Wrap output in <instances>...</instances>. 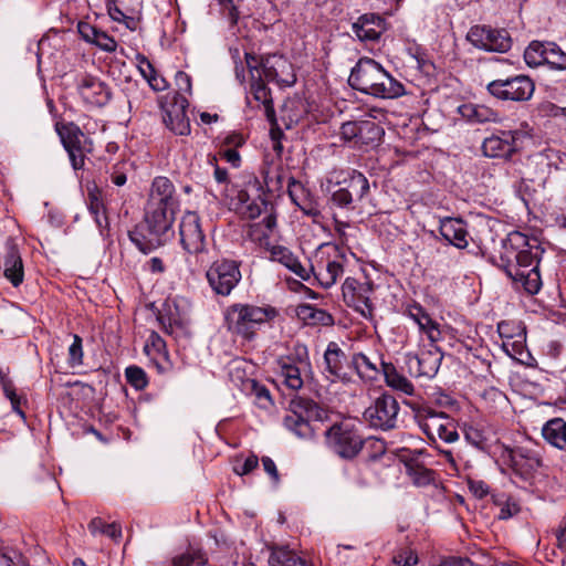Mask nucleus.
Returning a JSON list of instances; mask_svg holds the SVG:
<instances>
[{
	"mask_svg": "<svg viewBox=\"0 0 566 566\" xmlns=\"http://www.w3.org/2000/svg\"><path fill=\"white\" fill-rule=\"evenodd\" d=\"M345 353L337 343L331 342L324 353L325 371L329 376L343 378Z\"/></svg>",
	"mask_w": 566,
	"mask_h": 566,
	"instance_id": "72a5a7b5",
	"label": "nucleus"
},
{
	"mask_svg": "<svg viewBox=\"0 0 566 566\" xmlns=\"http://www.w3.org/2000/svg\"><path fill=\"white\" fill-rule=\"evenodd\" d=\"M331 201L338 208L347 210L354 209V198L345 186H340L332 192Z\"/></svg>",
	"mask_w": 566,
	"mask_h": 566,
	"instance_id": "a18cd8bd",
	"label": "nucleus"
},
{
	"mask_svg": "<svg viewBox=\"0 0 566 566\" xmlns=\"http://www.w3.org/2000/svg\"><path fill=\"white\" fill-rule=\"evenodd\" d=\"M343 271L340 262L328 261L324 269H319V271L314 272V274L321 285L328 289L336 283L337 279L343 274Z\"/></svg>",
	"mask_w": 566,
	"mask_h": 566,
	"instance_id": "a19ab883",
	"label": "nucleus"
},
{
	"mask_svg": "<svg viewBox=\"0 0 566 566\" xmlns=\"http://www.w3.org/2000/svg\"><path fill=\"white\" fill-rule=\"evenodd\" d=\"M125 377L127 382L136 390H143L148 384L145 370L135 365L128 366L125 369Z\"/></svg>",
	"mask_w": 566,
	"mask_h": 566,
	"instance_id": "c03bdc74",
	"label": "nucleus"
},
{
	"mask_svg": "<svg viewBox=\"0 0 566 566\" xmlns=\"http://www.w3.org/2000/svg\"><path fill=\"white\" fill-rule=\"evenodd\" d=\"M459 112L463 117L472 123H489L497 120V113L484 105H462L459 107Z\"/></svg>",
	"mask_w": 566,
	"mask_h": 566,
	"instance_id": "e433bc0d",
	"label": "nucleus"
},
{
	"mask_svg": "<svg viewBox=\"0 0 566 566\" xmlns=\"http://www.w3.org/2000/svg\"><path fill=\"white\" fill-rule=\"evenodd\" d=\"M238 200L241 203L243 214L248 219L253 220L262 213L266 214L261 223H255L251 227L250 235L253 240L259 241L268 239L269 233L276 226V216L273 205L266 199L262 186L256 178L249 182L248 189L239 191Z\"/></svg>",
	"mask_w": 566,
	"mask_h": 566,
	"instance_id": "20e7f679",
	"label": "nucleus"
},
{
	"mask_svg": "<svg viewBox=\"0 0 566 566\" xmlns=\"http://www.w3.org/2000/svg\"><path fill=\"white\" fill-rule=\"evenodd\" d=\"M67 361L71 367L80 366L83 363L82 338L76 334L73 335V343L69 347Z\"/></svg>",
	"mask_w": 566,
	"mask_h": 566,
	"instance_id": "49530a36",
	"label": "nucleus"
},
{
	"mask_svg": "<svg viewBox=\"0 0 566 566\" xmlns=\"http://www.w3.org/2000/svg\"><path fill=\"white\" fill-rule=\"evenodd\" d=\"M264 471L273 479L274 483H279L280 475L274 461L269 457L262 458Z\"/></svg>",
	"mask_w": 566,
	"mask_h": 566,
	"instance_id": "052dcab7",
	"label": "nucleus"
},
{
	"mask_svg": "<svg viewBox=\"0 0 566 566\" xmlns=\"http://www.w3.org/2000/svg\"><path fill=\"white\" fill-rule=\"evenodd\" d=\"M211 289L219 295L227 296L241 280L239 264L232 260H220L211 264L206 273Z\"/></svg>",
	"mask_w": 566,
	"mask_h": 566,
	"instance_id": "2eb2a0df",
	"label": "nucleus"
},
{
	"mask_svg": "<svg viewBox=\"0 0 566 566\" xmlns=\"http://www.w3.org/2000/svg\"><path fill=\"white\" fill-rule=\"evenodd\" d=\"M259 459L256 455H250L243 462L241 470H237L238 474L244 475L252 472L255 468H258Z\"/></svg>",
	"mask_w": 566,
	"mask_h": 566,
	"instance_id": "680f3d73",
	"label": "nucleus"
},
{
	"mask_svg": "<svg viewBox=\"0 0 566 566\" xmlns=\"http://www.w3.org/2000/svg\"><path fill=\"white\" fill-rule=\"evenodd\" d=\"M394 563L397 566H413L418 563V557L412 552L400 553L394 557Z\"/></svg>",
	"mask_w": 566,
	"mask_h": 566,
	"instance_id": "6e6d98bb",
	"label": "nucleus"
},
{
	"mask_svg": "<svg viewBox=\"0 0 566 566\" xmlns=\"http://www.w3.org/2000/svg\"><path fill=\"white\" fill-rule=\"evenodd\" d=\"M344 186L348 191H350V196L354 198V202L363 201L370 190L368 179L364 174L357 170H353L349 174L348 179L344 180Z\"/></svg>",
	"mask_w": 566,
	"mask_h": 566,
	"instance_id": "c9c22d12",
	"label": "nucleus"
},
{
	"mask_svg": "<svg viewBox=\"0 0 566 566\" xmlns=\"http://www.w3.org/2000/svg\"><path fill=\"white\" fill-rule=\"evenodd\" d=\"M520 512V506L516 502L506 500L504 503L500 504V520H509L516 515Z\"/></svg>",
	"mask_w": 566,
	"mask_h": 566,
	"instance_id": "3c124183",
	"label": "nucleus"
},
{
	"mask_svg": "<svg viewBox=\"0 0 566 566\" xmlns=\"http://www.w3.org/2000/svg\"><path fill=\"white\" fill-rule=\"evenodd\" d=\"M277 367L286 387L292 390H298L303 387L301 370L291 357H281L277 359Z\"/></svg>",
	"mask_w": 566,
	"mask_h": 566,
	"instance_id": "473e14b6",
	"label": "nucleus"
},
{
	"mask_svg": "<svg viewBox=\"0 0 566 566\" xmlns=\"http://www.w3.org/2000/svg\"><path fill=\"white\" fill-rule=\"evenodd\" d=\"M522 137L521 130H499L483 140L482 151L490 158L510 159L517 153Z\"/></svg>",
	"mask_w": 566,
	"mask_h": 566,
	"instance_id": "dca6fc26",
	"label": "nucleus"
},
{
	"mask_svg": "<svg viewBox=\"0 0 566 566\" xmlns=\"http://www.w3.org/2000/svg\"><path fill=\"white\" fill-rule=\"evenodd\" d=\"M554 534L557 541V547L559 549H566V515L559 522V525L554 531Z\"/></svg>",
	"mask_w": 566,
	"mask_h": 566,
	"instance_id": "13d9d810",
	"label": "nucleus"
},
{
	"mask_svg": "<svg viewBox=\"0 0 566 566\" xmlns=\"http://www.w3.org/2000/svg\"><path fill=\"white\" fill-rule=\"evenodd\" d=\"M469 489L478 499H483L489 493V485L481 480H470Z\"/></svg>",
	"mask_w": 566,
	"mask_h": 566,
	"instance_id": "5fc2aeb1",
	"label": "nucleus"
},
{
	"mask_svg": "<svg viewBox=\"0 0 566 566\" xmlns=\"http://www.w3.org/2000/svg\"><path fill=\"white\" fill-rule=\"evenodd\" d=\"M139 71L143 74V76L148 81L149 76H153L156 74V71L153 66V64L146 59L143 57L139 64Z\"/></svg>",
	"mask_w": 566,
	"mask_h": 566,
	"instance_id": "0e129e2a",
	"label": "nucleus"
},
{
	"mask_svg": "<svg viewBox=\"0 0 566 566\" xmlns=\"http://www.w3.org/2000/svg\"><path fill=\"white\" fill-rule=\"evenodd\" d=\"M77 92L85 103L98 107L106 105L112 96L105 83L88 74L77 81Z\"/></svg>",
	"mask_w": 566,
	"mask_h": 566,
	"instance_id": "aec40b11",
	"label": "nucleus"
},
{
	"mask_svg": "<svg viewBox=\"0 0 566 566\" xmlns=\"http://www.w3.org/2000/svg\"><path fill=\"white\" fill-rule=\"evenodd\" d=\"M3 274L13 286H19L23 282V263L20 253L14 245L8 248L3 262Z\"/></svg>",
	"mask_w": 566,
	"mask_h": 566,
	"instance_id": "cd10ccee",
	"label": "nucleus"
},
{
	"mask_svg": "<svg viewBox=\"0 0 566 566\" xmlns=\"http://www.w3.org/2000/svg\"><path fill=\"white\" fill-rule=\"evenodd\" d=\"M179 241L182 250L193 256L197 264L201 266L207 263V238L201 227L199 216L193 211H187L181 217L179 223Z\"/></svg>",
	"mask_w": 566,
	"mask_h": 566,
	"instance_id": "0eeeda50",
	"label": "nucleus"
},
{
	"mask_svg": "<svg viewBox=\"0 0 566 566\" xmlns=\"http://www.w3.org/2000/svg\"><path fill=\"white\" fill-rule=\"evenodd\" d=\"M417 421L422 432L432 442L440 439L447 443H453L459 439L454 420L444 412L423 408L417 413Z\"/></svg>",
	"mask_w": 566,
	"mask_h": 566,
	"instance_id": "1a4fd4ad",
	"label": "nucleus"
},
{
	"mask_svg": "<svg viewBox=\"0 0 566 566\" xmlns=\"http://www.w3.org/2000/svg\"><path fill=\"white\" fill-rule=\"evenodd\" d=\"M92 535L103 534L118 542L122 537V527L117 523L106 524L101 517H94L87 525Z\"/></svg>",
	"mask_w": 566,
	"mask_h": 566,
	"instance_id": "ea45409f",
	"label": "nucleus"
},
{
	"mask_svg": "<svg viewBox=\"0 0 566 566\" xmlns=\"http://www.w3.org/2000/svg\"><path fill=\"white\" fill-rule=\"evenodd\" d=\"M542 436L553 447L566 449V421L562 418L548 420L542 428Z\"/></svg>",
	"mask_w": 566,
	"mask_h": 566,
	"instance_id": "7c9ffc66",
	"label": "nucleus"
},
{
	"mask_svg": "<svg viewBox=\"0 0 566 566\" xmlns=\"http://www.w3.org/2000/svg\"><path fill=\"white\" fill-rule=\"evenodd\" d=\"M224 159L230 163L233 167H238L240 165V154L235 149H227L223 151Z\"/></svg>",
	"mask_w": 566,
	"mask_h": 566,
	"instance_id": "774afa93",
	"label": "nucleus"
},
{
	"mask_svg": "<svg viewBox=\"0 0 566 566\" xmlns=\"http://www.w3.org/2000/svg\"><path fill=\"white\" fill-rule=\"evenodd\" d=\"M380 367L387 386L408 396L413 395V385L405 376L400 375L391 363L380 361Z\"/></svg>",
	"mask_w": 566,
	"mask_h": 566,
	"instance_id": "2f4dec72",
	"label": "nucleus"
},
{
	"mask_svg": "<svg viewBox=\"0 0 566 566\" xmlns=\"http://www.w3.org/2000/svg\"><path fill=\"white\" fill-rule=\"evenodd\" d=\"M548 41H532L524 51L525 63L531 67L546 64V52Z\"/></svg>",
	"mask_w": 566,
	"mask_h": 566,
	"instance_id": "58836bf2",
	"label": "nucleus"
},
{
	"mask_svg": "<svg viewBox=\"0 0 566 566\" xmlns=\"http://www.w3.org/2000/svg\"><path fill=\"white\" fill-rule=\"evenodd\" d=\"M78 32L84 40L93 43L94 38L96 36V33L98 32V29L91 25L90 23L81 22V23H78Z\"/></svg>",
	"mask_w": 566,
	"mask_h": 566,
	"instance_id": "bf43d9fd",
	"label": "nucleus"
},
{
	"mask_svg": "<svg viewBox=\"0 0 566 566\" xmlns=\"http://www.w3.org/2000/svg\"><path fill=\"white\" fill-rule=\"evenodd\" d=\"M384 135V128L371 119L346 122L340 126L342 138L356 147H375Z\"/></svg>",
	"mask_w": 566,
	"mask_h": 566,
	"instance_id": "ddd939ff",
	"label": "nucleus"
},
{
	"mask_svg": "<svg viewBox=\"0 0 566 566\" xmlns=\"http://www.w3.org/2000/svg\"><path fill=\"white\" fill-rule=\"evenodd\" d=\"M245 62L251 75L250 78H252L253 75L258 76L259 74H263L261 69V57L259 59L252 53H245Z\"/></svg>",
	"mask_w": 566,
	"mask_h": 566,
	"instance_id": "864d4df0",
	"label": "nucleus"
},
{
	"mask_svg": "<svg viewBox=\"0 0 566 566\" xmlns=\"http://www.w3.org/2000/svg\"><path fill=\"white\" fill-rule=\"evenodd\" d=\"M348 83L354 90L379 98H397L405 94L403 85L370 57L359 59Z\"/></svg>",
	"mask_w": 566,
	"mask_h": 566,
	"instance_id": "7ed1b4c3",
	"label": "nucleus"
},
{
	"mask_svg": "<svg viewBox=\"0 0 566 566\" xmlns=\"http://www.w3.org/2000/svg\"><path fill=\"white\" fill-rule=\"evenodd\" d=\"M399 403L389 394H382L364 411V419L374 429L384 431L397 428Z\"/></svg>",
	"mask_w": 566,
	"mask_h": 566,
	"instance_id": "9b49d317",
	"label": "nucleus"
},
{
	"mask_svg": "<svg viewBox=\"0 0 566 566\" xmlns=\"http://www.w3.org/2000/svg\"><path fill=\"white\" fill-rule=\"evenodd\" d=\"M298 318L308 325L331 326L334 324L333 316L324 310H319L310 304L298 305L296 308Z\"/></svg>",
	"mask_w": 566,
	"mask_h": 566,
	"instance_id": "f704fd0d",
	"label": "nucleus"
},
{
	"mask_svg": "<svg viewBox=\"0 0 566 566\" xmlns=\"http://www.w3.org/2000/svg\"><path fill=\"white\" fill-rule=\"evenodd\" d=\"M467 40L474 48L485 52L506 53L513 45V39L506 29L486 24L471 27Z\"/></svg>",
	"mask_w": 566,
	"mask_h": 566,
	"instance_id": "9d476101",
	"label": "nucleus"
},
{
	"mask_svg": "<svg viewBox=\"0 0 566 566\" xmlns=\"http://www.w3.org/2000/svg\"><path fill=\"white\" fill-rule=\"evenodd\" d=\"M328 449L345 460L356 458L363 450L365 440L350 422L334 423L325 431Z\"/></svg>",
	"mask_w": 566,
	"mask_h": 566,
	"instance_id": "6e6552de",
	"label": "nucleus"
},
{
	"mask_svg": "<svg viewBox=\"0 0 566 566\" xmlns=\"http://www.w3.org/2000/svg\"><path fill=\"white\" fill-rule=\"evenodd\" d=\"M93 43L106 52H114L117 46L116 41L102 30H98Z\"/></svg>",
	"mask_w": 566,
	"mask_h": 566,
	"instance_id": "09e8293b",
	"label": "nucleus"
},
{
	"mask_svg": "<svg viewBox=\"0 0 566 566\" xmlns=\"http://www.w3.org/2000/svg\"><path fill=\"white\" fill-rule=\"evenodd\" d=\"M270 566H311L287 547H273L269 556Z\"/></svg>",
	"mask_w": 566,
	"mask_h": 566,
	"instance_id": "4c0bfd02",
	"label": "nucleus"
},
{
	"mask_svg": "<svg viewBox=\"0 0 566 566\" xmlns=\"http://www.w3.org/2000/svg\"><path fill=\"white\" fill-rule=\"evenodd\" d=\"M350 365L365 381L376 380L381 373V367L380 365L378 366V359L371 358L364 353L354 354Z\"/></svg>",
	"mask_w": 566,
	"mask_h": 566,
	"instance_id": "c85d7f7f",
	"label": "nucleus"
},
{
	"mask_svg": "<svg viewBox=\"0 0 566 566\" xmlns=\"http://www.w3.org/2000/svg\"><path fill=\"white\" fill-rule=\"evenodd\" d=\"M88 209L93 216H98V213L105 210L98 190L88 191Z\"/></svg>",
	"mask_w": 566,
	"mask_h": 566,
	"instance_id": "603ef678",
	"label": "nucleus"
},
{
	"mask_svg": "<svg viewBox=\"0 0 566 566\" xmlns=\"http://www.w3.org/2000/svg\"><path fill=\"white\" fill-rule=\"evenodd\" d=\"M148 205L178 209L174 184L167 177H156L151 184Z\"/></svg>",
	"mask_w": 566,
	"mask_h": 566,
	"instance_id": "393cba45",
	"label": "nucleus"
},
{
	"mask_svg": "<svg viewBox=\"0 0 566 566\" xmlns=\"http://www.w3.org/2000/svg\"><path fill=\"white\" fill-rule=\"evenodd\" d=\"M206 564L207 558L201 553L184 554L172 560V566H203Z\"/></svg>",
	"mask_w": 566,
	"mask_h": 566,
	"instance_id": "de8ad7c7",
	"label": "nucleus"
},
{
	"mask_svg": "<svg viewBox=\"0 0 566 566\" xmlns=\"http://www.w3.org/2000/svg\"><path fill=\"white\" fill-rule=\"evenodd\" d=\"M442 359V352L437 346H432L428 350H422L419 355H409L407 363L410 371L417 377L432 378L437 375Z\"/></svg>",
	"mask_w": 566,
	"mask_h": 566,
	"instance_id": "6ab92c4d",
	"label": "nucleus"
},
{
	"mask_svg": "<svg viewBox=\"0 0 566 566\" xmlns=\"http://www.w3.org/2000/svg\"><path fill=\"white\" fill-rule=\"evenodd\" d=\"M261 69L262 76L279 86H292L296 82L292 63L282 55L272 54L261 57Z\"/></svg>",
	"mask_w": 566,
	"mask_h": 566,
	"instance_id": "f3484780",
	"label": "nucleus"
},
{
	"mask_svg": "<svg viewBox=\"0 0 566 566\" xmlns=\"http://www.w3.org/2000/svg\"><path fill=\"white\" fill-rule=\"evenodd\" d=\"M3 392L7 398L10 399L13 408L15 409L19 405V398L15 394L14 385L11 379H4L3 382H1Z\"/></svg>",
	"mask_w": 566,
	"mask_h": 566,
	"instance_id": "4d7b16f0",
	"label": "nucleus"
},
{
	"mask_svg": "<svg viewBox=\"0 0 566 566\" xmlns=\"http://www.w3.org/2000/svg\"><path fill=\"white\" fill-rule=\"evenodd\" d=\"M289 196L304 214L314 219L321 216L319 206L314 195L293 178L289 181Z\"/></svg>",
	"mask_w": 566,
	"mask_h": 566,
	"instance_id": "b1692460",
	"label": "nucleus"
},
{
	"mask_svg": "<svg viewBox=\"0 0 566 566\" xmlns=\"http://www.w3.org/2000/svg\"><path fill=\"white\" fill-rule=\"evenodd\" d=\"M538 250V244H531L527 235L513 231L502 243L497 263L510 279L521 283L525 292L531 295L537 294L542 287Z\"/></svg>",
	"mask_w": 566,
	"mask_h": 566,
	"instance_id": "f257e3e1",
	"label": "nucleus"
},
{
	"mask_svg": "<svg viewBox=\"0 0 566 566\" xmlns=\"http://www.w3.org/2000/svg\"><path fill=\"white\" fill-rule=\"evenodd\" d=\"M290 413L284 417V426L295 436L310 439L314 436L311 421H325L327 410L311 398L295 396L289 405Z\"/></svg>",
	"mask_w": 566,
	"mask_h": 566,
	"instance_id": "39448f33",
	"label": "nucleus"
},
{
	"mask_svg": "<svg viewBox=\"0 0 566 566\" xmlns=\"http://www.w3.org/2000/svg\"><path fill=\"white\" fill-rule=\"evenodd\" d=\"M188 105L185 95L174 93L169 106L165 108L164 123L176 135L186 136L190 133V123L186 115Z\"/></svg>",
	"mask_w": 566,
	"mask_h": 566,
	"instance_id": "a211bd4d",
	"label": "nucleus"
},
{
	"mask_svg": "<svg viewBox=\"0 0 566 566\" xmlns=\"http://www.w3.org/2000/svg\"><path fill=\"white\" fill-rule=\"evenodd\" d=\"M276 315L273 307L252 304H233L228 307L224 318L230 332L251 338L256 325H261Z\"/></svg>",
	"mask_w": 566,
	"mask_h": 566,
	"instance_id": "423d86ee",
	"label": "nucleus"
},
{
	"mask_svg": "<svg viewBox=\"0 0 566 566\" xmlns=\"http://www.w3.org/2000/svg\"><path fill=\"white\" fill-rule=\"evenodd\" d=\"M177 208L148 205L144 219L128 232L136 248L147 254L164 247L172 237Z\"/></svg>",
	"mask_w": 566,
	"mask_h": 566,
	"instance_id": "f03ea898",
	"label": "nucleus"
},
{
	"mask_svg": "<svg viewBox=\"0 0 566 566\" xmlns=\"http://www.w3.org/2000/svg\"><path fill=\"white\" fill-rule=\"evenodd\" d=\"M406 470L417 485L429 484L433 472L419 463H407Z\"/></svg>",
	"mask_w": 566,
	"mask_h": 566,
	"instance_id": "37998d69",
	"label": "nucleus"
},
{
	"mask_svg": "<svg viewBox=\"0 0 566 566\" xmlns=\"http://www.w3.org/2000/svg\"><path fill=\"white\" fill-rule=\"evenodd\" d=\"M107 10H108V14L109 17L114 20V21H122L123 19L126 18V15L124 14V12L116 6L115 2H108L107 3Z\"/></svg>",
	"mask_w": 566,
	"mask_h": 566,
	"instance_id": "69168bd1",
	"label": "nucleus"
},
{
	"mask_svg": "<svg viewBox=\"0 0 566 566\" xmlns=\"http://www.w3.org/2000/svg\"><path fill=\"white\" fill-rule=\"evenodd\" d=\"M385 20L375 13L360 15L352 25L353 33L361 42H375L379 40L384 31Z\"/></svg>",
	"mask_w": 566,
	"mask_h": 566,
	"instance_id": "5701e85b",
	"label": "nucleus"
},
{
	"mask_svg": "<svg viewBox=\"0 0 566 566\" xmlns=\"http://www.w3.org/2000/svg\"><path fill=\"white\" fill-rule=\"evenodd\" d=\"M409 316L418 324L420 331L427 334L431 343H436L440 339L441 333L439 324L436 323L420 305L410 307Z\"/></svg>",
	"mask_w": 566,
	"mask_h": 566,
	"instance_id": "c756f323",
	"label": "nucleus"
},
{
	"mask_svg": "<svg viewBox=\"0 0 566 566\" xmlns=\"http://www.w3.org/2000/svg\"><path fill=\"white\" fill-rule=\"evenodd\" d=\"M264 184L269 191H275L281 188L282 176L276 175L274 178L270 176V172H266L264 176Z\"/></svg>",
	"mask_w": 566,
	"mask_h": 566,
	"instance_id": "e2e57ef3",
	"label": "nucleus"
},
{
	"mask_svg": "<svg viewBox=\"0 0 566 566\" xmlns=\"http://www.w3.org/2000/svg\"><path fill=\"white\" fill-rule=\"evenodd\" d=\"M546 64L553 70H566V53L555 42H547Z\"/></svg>",
	"mask_w": 566,
	"mask_h": 566,
	"instance_id": "79ce46f5",
	"label": "nucleus"
},
{
	"mask_svg": "<svg viewBox=\"0 0 566 566\" xmlns=\"http://www.w3.org/2000/svg\"><path fill=\"white\" fill-rule=\"evenodd\" d=\"M111 180L118 187L124 186L127 180L126 174L123 172L118 167H114V170L111 174Z\"/></svg>",
	"mask_w": 566,
	"mask_h": 566,
	"instance_id": "338daca9",
	"label": "nucleus"
},
{
	"mask_svg": "<svg viewBox=\"0 0 566 566\" xmlns=\"http://www.w3.org/2000/svg\"><path fill=\"white\" fill-rule=\"evenodd\" d=\"M270 252L272 261L281 263L304 281H307L311 276V271H314L313 266L311 270L305 269L300 260L285 247L274 245Z\"/></svg>",
	"mask_w": 566,
	"mask_h": 566,
	"instance_id": "bb28decb",
	"label": "nucleus"
},
{
	"mask_svg": "<svg viewBox=\"0 0 566 566\" xmlns=\"http://www.w3.org/2000/svg\"><path fill=\"white\" fill-rule=\"evenodd\" d=\"M488 92L497 99L524 102L528 101L535 90L534 82L526 75H515L490 82Z\"/></svg>",
	"mask_w": 566,
	"mask_h": 566,
	"instance_id": "f8f14e48",
	"label": "nucleus"
},
{
	"mask_svg": "<svg viewBox=\"0 0 566 566\" xmlns=\"http://www.w3.org/2000/svg\"><path fill=\"white\" fill-rule=\"evenodd\" d=\"M250 93L256 102H260L264 106L266 119L271 123V125H276L275 109L273 106L271 91L266 86L261 74L258 76L253 75V77L250 78Z\"/></svg>",
	"mask_w": 566,
	"mask_h": 566,
	"instance_id": "a878e982",
	"label": "nucleus"
},
{
	"mask_svg": "<svg viewBox=\"0 0 566 566\" xmlns=\"http://www.w3.org/2000/svg\"><path fill=\"white\" fill-rule=\"evenodd\" d=\"M175 83L177 86V91L175 93L184 95L182 93L191 92V78L187 73L178 71L175 75Z\"/></svg>",
	"mask_w": 566,
	"mask_h": 566,
	"instance_id": "8fccbe9b",
	"label": "nucleus"
},
{
	"mask_svg": "<svg viewBox=\"0 0 566 566\" xmlns=\"http://www.w3.org/2000/svg\"><path fill=\"white\" fill-rule=\"evenodd\" d=\"M511 461L514 473L524 481L531 480L542 465L538 452L524 447L512 451Z\"/></svg>",
	"mask_w": 566,
	"mask_h": 566,
	"instance_id": "412c9836",
	"label": "nucleus"
},
{
	"mask_svg": "<svg viewBox=\"0 0 566 566\" xmlns=\"http://www.w3.org/2000/svg\"><path fill=\"white\" fill-rule=\"evenodd\" d=\"M55 130L74 170L84 168L86 138L82 129L74 123H56Z\"/></svg>",
	"mask_w": 566,
	"mask_h": 566,
	"instance_id": "4468645a",
	"label": "nucleus"
},
{
	"mask_svg": "<svg viewBox=\"0 0 566 566\" xmlns=\"http://www.w3.org/2000/svg\"><path fill=\"white\" fill-rule=\"evenodd\" d=\"M439 231L449 244L458 249H465L469 244L467 223L461 218H441L439 221Z\"/></svg>",
	"mask_w": 566,
	"mask_h": 566,
	"instance_id": "4be33fe9",
	"label": "nucleus"
}]
</instances>
